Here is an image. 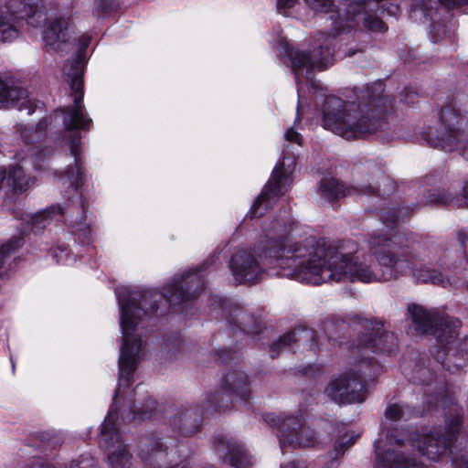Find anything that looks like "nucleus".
I'll return each instance as SVG.
<instances>
[{
    "instance_id": "2",
    "label": "nucleus",
    "mask_w": 468,
    "mask_h": 468,
    "mask_svg": "<svg viewBox=\"0 0 468 468\" xmlns=\"http://www.w3.org/2000/svg\"><path fill=\"white\" fill-rule=\"evenodd\" d=\"M195 269V273L186 272L180 279H176L165 288L161 295L150 291H130L122 288L116 291V296L121 309L120 324L122 334V346L119 356L120 378L113 400L124 395V388L129 386L133 373L139 359L142 341L136 333L139 321L146 313L144 308L148 305L153 311L157 309L153 303L156 297H163L170 305H176L184 301L192 300L197 296L200 283V276Z\"/></svg>"
},
{
    "instance_id": "26",
    "label": "nucleus",
    "mask_w": 468,
    "mask_h": 468,
    "mask_svg": "<svg viewBox=\"0 0 468 468\" xmlns=\"http://www.w3.org/2000/svg\"><path fill=\"white\" fill-rule=\"evenodd\" d=\"M354 443V441L346 438H339L334 446V450L332 452V460H336L337 458L344 455L345 452Z\"/></svg>"
},
{
    "instance_id": "20",
    "label": "nucleus",
    "mask_w": 468,
    "mask_h": 468,
    "mask_svg": "<svg viewBox=\"0 0 468 468\" xmlns=\"http://www.w3.org/2000/svg\"><path fill=\"white\" fill-rule=\"evenodd\" d=\"M320 194L326 201L332 202L346 195L353 189L346 187L334 178H324L320 183Z\"/></svg>"
},
{
    "instance_id": "35",
    "label": "nucleus",
    "mask_w": 468,
    "mask_h": 468,
    "mask_svg": "<svg viewBox=\"0 0 468 468\" xmlns=\"http://www.w3.org/2000/svg\"><path fill=\"white\" fill-rule=\"evenodd\" d=\"M458 239L461 242L462 246H463L464 248H468V231H460L458 233Z\"/></svg>"
},
{
    "instance_id": "16",
    "label": "nucleus",
    "mask_w": 468,
    "mask_h": 468,
    "mask_svg": "<svg viewBox=\"0 0 468 468\" xmlns=\"http://www.w3.org/2000/svg\"><path fill=\"white\" fill-rule=\"evenodd\" d=\"M74 24L69 17L57 18L43 32L46 46L57 52H68L71 46Z\"/></svg>"
},
{
    "instance_id": "40",
    "label": "nucleus",
    "mask_w": 468,
    "mask_h": 468,
    "mask_svg": "<svg viewBox=\"0 0 468 468\" xmlns=\"http://www.w3.org/2000/svg\"><path fill=\"white\" fill-rule=\"evenodd\" d=\"M281 468H303V465L295 462H289L283 464Z\"/></svg>"
},
{
    "instance_id": "36",
    "label": "nucleus",
    "mask_w": 468,
    "mask_h": 468,
    "mask_svg": "<svg viewBox=\"0 0 468 468\" xmlns=\"http://www.w3.org/2000/svg\"><path fill=\"white\" fill-rule=\"evenodd\" d=\"M436 200L441 204H449V203H452L453 201V198L452 197V196L450 194H443V195H440Z\"/></svg>"
},
{
    "instance_id": "46",
    "label": "nucleus",
    "mask_w": 468,
    "mask_h": 468,
    "mask_svg": "<svg viewBox=\"0 0 468 468\" xmlns=\"http://www.w3.org/2000/svg\"><path fill=\"white\" fill-rule=\"evenodd\" d=\"M47 125H48V123H47V122L45 121V122H40L38 123L37 127H38L39 129H44L45 127H47Z\"/></svg>"
},
{
    "instance_id": "3",
    "label": "nucleus",
    "mask_w": 468,
    "mask_h": 468,
    "mask_svg": "<svg viewBox=\"0 0 468 468\" xmlns=\"http://www.w3.org/2000/svg\"><path fill=\"white\" fill-rule=\"evenodd\" d=\"M460 412L457 405L451 407L443 434L438 429L387 434L385 441L375 443V468H417L415 459L407 452L409 446L416 448L429 460L437 461L460 431Z\"/></svg>"
},
{
    "instance_id": "23",
    "label": "nucleus",
    "mask_w": 468,
    "mask_h": 468,
    "mask_svg": "<svg viewBox=\"0 0 468 468\" xmlns=\"http://www.w3.org/2000/svg\"><path fill=\"white\" fill-rule=\"evenodd\" d=\"M200 421L196 418L194 411H186L180 419V430L186 436H190L199 428Z\"/></svg>"
},
{
    "instance_id": "49",
    "label": "nucleus",
    "mask_w": 468,
    "mask_h": 468,
    "mask_svg": "<svg viewBox=\"0 0 468 468\" xmlns=\"http://www.w3.org/2000/svg\"><path fill=\"white\" fill-rule=\"evenodd\" d=\"M137 414L141 415V418L144 419L146 418V413H144V412H138Z\"/></svg>"
},
{
    "instance_id": "9",
    "label": "nucleus",
    "mask_w": 468,
    "mask_h": 468,
    "mask_svg": "<svg viewBox=\"0 0 468 468\" xmlns=\"http://www.w3.org/2000/svg\"><path fill=\"white\" fill-rule=\"evenodd\" d=\"M118 414L112 408L101 426V445L109 451L107 463L109 468H132L133 455L128 446L121 440V435L116 429Z\"/></svg>"
},
{
    "instance_id": "33",
    "label": "nucleus",
    "mask_w": 468,
    "mask_h": 468,
    "mask_svg": "<svg viewBox=\"0 0 468 468\" xmlns=\"http://www.w3.org/2000/svg\"><path fill=\"white\" fill-rule=\"evenodd\" d=\"M330 18L333 20L334 27L337 33L340 31H344L346 29V27L344 26V20L342 19L340 15H338L337 20L335 19L334 15H332Z\"/></svg>"
},
{
    "instance_id": "43",
    "label": "nucleus",
    "mask_w": 468,
    "mask_h": 468,
    "mask_svg": "<svg viewBox=\"0 0 468 468\" xmlns=\"http://www.w3.org/2000/svg\"><path fill=\"white\" fill-rule=\"evenodd\" d=\"M431 7L428 6L427 3L424 1L420 6V9L424 12L425 15H428L429 10Z\"/></svg>"
},
{
    "instance_id": "27",
    "label": "nucleus",
    "mask_w": 468,
    "mask_h": 468,
    "mask_svg": "<svg viewBox=\"0 0 468 468\" xmlns=\"http://www.w3.org/2000/svg\"><path fill=\"white\" fill-rule=\"evenodd\" d=\"M284 137L287 141L294 142L298 144H301L302 136L293 128H289L286 131Z\"/></svg>"
},
{
    "instance_id": "17",
    "label": "nucleus",
    "mask_w": 468,
    "mask_h": 468,
    "mask_svg": "<svg viewBox=\"0 0 468 468\" xmlns=\"http://www.w3.org/2000/svg\"><path fill=\"white\" fill-rule=\"evenodd\" d=\"M315 335L313 330L307 328H296L292 332L284 335L278 342L274 343L271 346V356H275V350L281 347L291 346L298 344V346H303L310 348L317 346L318 343L315 340Z\"/></svg>"
},
{
    "instance_id": "39",
    "label": "nucleus",
    "mask_w": 468,
    "mask_h": 468,
    "mask_svg": "<svg viewBox=\"0 0 468 468\" xmlns=\"http://www.w3.org/2000/svg\"><path fill=\"white\" fill-rule=\"evenodd\" d=\"M84 219V218L82 217L81 218V220L80 222H72L73 224V227H76L78 230H84L86 229V224L84 222H82V220Z\"/></svg>"
},
{
    "instance_id": "47",
    "label": "nucleus",
    "mask_w": 468,
    "mask_h": 468,
    "mask_svg": "<svg viewBox=\"0 0 468 468\" xmlns=\"http://www.w3.org/2000/svg\"><path fill=\"white\" fill-rule=\"evenodd\" d=\"M10 361H11V364H12L13 371H15V367H16V366H15V362H14V360H13V357H12V356H10Z\"/></svg>"
},
{
    "instance_id": "14",
    "label": "nucleus",
    "mask_w": 468,
    "mask_h": 468,
    "mask_svg": "<svg viewBox=\"0 0 468 468\" xmlns=\"http://www.w3.org/2000/svg\"><path fill=\"white\" fill-rule=\"evenodd\" d=\"M283 166L284 163L282 164L281 167H275L271 179L251 207V217L262 216L263 210L271 207L278 197L285 193L289 178L282 171Z\"/></svg>"
},
{
    "instance_id": "11",
    "label": "nucleus",
    "mask_w": 468,
    "mask_h": 468,
    "mask_svg": "<svg viewBox=\"0 0 468 468\" xmlns=\"http://www.w3.org/2000/svg\"><path fill=\"white\" fill-rule=\"evenodd\" d=\"M285 50L296 79L304 76L307 80H310L314 70L325 69L333 62L334 53L327 44H320L319 48H314L312 53L293 50L287 45Z\"/></svg>"
},
{
    "instance_id": "19",
    "label": "nucleus",
    "mask_w": 468,
    "mask_h": 468,
    "mask_svg": "<svg viewBox=\"0 0 468 468\" xmlns=\"http://www.w3.org/2000/svg\"><path fill=\"white\" fill-rule=\"evenodd\" d=\"M222 390L229 395L247 400L250 394L247 375L241 371L229 372L224 377Z\"/></svg>"
},
{
    "instance_id": "24",
    "label": "nucleus",
    "mask_w": 468,
    "mask_h": 468,
    "mask_svg": "<svg viewBox=\"0 0 468 468\" xmlns=\"http://www.w3.org/2000/svg\"><path fill=\"white\" fill-rule=\"evenodd\" d=\"M23 244L21 237H14L10 239L6 243L0 246V268L3 266L5 259Z\"/></svg>"
},
{
    "instance_id": "48",
    "label": "nucleus",
    "mask_w": 468,
    "mask_h": 468,
    "mask_svg": "<svg viewBox=\"0 0 468 468\" xmlns=\"http://www.w3.org/2000/svg\"><path fill=\"white\" fill-rule=\"evenodd\" d=\"M55 257L57 258V261L58 262H61L62 261V256L58 257V255H55Z\"/></svg>"
},
{
    "instance_id": "31",
    "label": "nucleus",
    "mask_w": 468,
    "mask_h": 468,
    "mask_svg": "<svg viewBox=\"0 0 468 468\" xmlns=\"http://www.w3.org/2000/svg\"><path fill=\"white\" fill-rule=\"evenodd\" d=\"M335 325L334 324L333 322L331 321H326L324 324V334L326 335V336L329 338V339H333V340H335L336 338L335 337L334 335V329H335Z\"/></svg>"
},
{
    "instance_id": "37",
    "label": "nucleus",
    "mask_w": 468,
    "mask_h": 468,
    "mask_svg": "<svg viewBox=\"0 0 468 468\" xmlns=\"http://www.w3.org/2000/svg\"><path fill=\"white\" fill-rule=\"evenodd\" d=\"M399 7L397 5H391L387 8V12L389 16H397L399 14Z\"/></svg>"
},
{
    "instance_id": "30",
    "label": "nucleus",
    "mask_w": 468,
    "mask_h": 468,
    "mask_svg": "<svg viewBox=\"0 0 468 468\" xmlns=\"http://www.w3.org/2000/svg\"><path fill=\"white\" fill-rule=\"evenodd\" d=\"M438 2L448 8L456 5H468V0H438Z\"/></svg>"
},
{
    "instance_id": "6",
    "label": "nucleus",
    "mask_w": 468,
    "mask_h": 468,
    "mask_svg": "<svg viewBox=\"0 0 468 468\" xmlns=\"http://www.w3.org/2000/svg\"><path fill=\"white\" fill-rule=\"evenodd\" d=\"M379 328L373 336L371 334L367 335V339L356 346L357 353L364 356L363 359L352 365L343 374L334 378L325 392L333 400L337 403H354L363 402L366 399V389L363 379L369 375L371 362L366 355L368 351L381 349L378 345L383 337L388 338V335L378 334Z\"/></svg>"
},
{
    "instance_id": "44",
    "label": "nucleus",
    "mask_w": 468,
    "mask_h": 468,
    "mask_svg": "<svg viewBox=\"0 0 468 468\" xmlns=\"http://www.w3.org/2000/svg\"><path fill=\"white\" fill-rule=\"evenodd\" d=\"M215 399H216L215 396H212V398L207 400V402L209 403L210 406L217 407V403L214 401Z\"/></svg>"
},
{
    "instance_id": "10",
    "label": "nucleus",
    "mask_w": 468,
    "mask_h": 468,
    "mask_svg": "<svg viewBox=\"0 0 468 468\" xmlns=\"http://www.w3.org/2000/svg\"><path fill=\"white\" fill-rule=\"evenodd\" d=\"M264 421L271 427H278V438L281 447H309L314 445L317 441L315 433L303 425L297 417L276 416L268 413L264 416Z\"/></svg>"
},
{
    "instance_id": "45",
    "label": "nucleus",
    "mask_w": 468,
    "mask_h": 468,
    "mask_svg": "<svg viewBox=\"0 0 468 468\" xmlns=\"http://www.w3.org/2000/svg\"><path fill=\"white\" fill-rule=\"evenodd\" d=\"M27 132V128L25 129V131H21V136H22L23 140H25L27 143L28 140H27V135L26 134Z\"/></svg>"
},
{
    "instance_id": "8",
    "label": "nucleus",
    "mask_w": 468,
    "mask_h": 468,
    "mask_svg": "<svg viewBox=\"0 0 468 468\" xmlns=\"http://www.w3.org/2000/svg\"><path fill=\"white\" fill-rule=\"evenodd\" d=\"M38 0H5L0 6V43L16 39L20 33L23 20L39 27L46 20V16L38 10Z\"/></svg>"
},
{
    "instance_id": "22",
    "label": "nucleus",
    "mask_w": 468,
    "mask_h": 468,
    "mask_svg": "<svg viewBox=\"0 0 468 468\" xmlns=\"http://www.w3.org/2000/svg\"><path fill=\"white\" fill-rule=\"evenodd\" d=\"M414 415V410L408 406L399 404H391L387 407L385 411L386 419L390 420H407Z\"/></svg>"
},
{
    "instance_id": "28",
    "label": "nucleus",
    "mask_w": 468,
    "mask_h": 468,
    "mask_svg": "<svg viewBox=\"0 0 468 468\" xmlns=\"http://www.w3.org/2000/svg\"><path fill=\"white\" fill-rule=\"evenodd\" d=\"M298 0H277V8L280 13L292 7Z\"/></svg>"
},
{
    "instance_id": "21",
    "label": "nucleus",
    "mask_w": 468,
    "mask_h": 468,
    "mask_svg": "<svg viewBox=\"0 0 468 468\" xmlns=\"http://www.w3.org/2000/svg\"><path fill=\"white\" fill-rule=\"evenodd\" d=\"M63 210L59 206H54L50 208H48L32 218V228L35 229H40L45 228L47 224H48L49 220L54 216H61L63 214Z\"/></svg>"
},
{
    "instance_id": "41",
    "label": "nucleus",
    "mask_w": 468,
    "mask_h": 468,
    "mask_svg": "<svg viewBox=\"0 0 468 468\" xmlns=\"http://www.w3.org/2000/svg\"><path fill=\"white\" fill-rule=\"evenodd\" d=\"M5 88V81L0 78V102L6 101V97L3 95V89Z\"/></svg>"
},
{
    "instance_id": "42",
    "label": "nucleus",
    "mask_w": 468,
    "mask_h": 468,
    "mask_svg": "<svg viewBox=\"0 0 468 468\" xmlns=\"http://www.w3.org/2000/svg\"><path fill=\"white\" fill-rule=\"evenodd\" d=\"M218 258V256L216 255H212L208 260H207L201 266L200 268H204L205 266L207 265L208 261L210 262V264L214 263V260Z\"/></svg>"
},
{
    "instance_id": "13",
    "label": "nucleus",
    "mask_w": 468,
    "mask_h": 468,
    "mask_svg": "<svg viewBox=\"0 0 468 468\" xmlns=\"http://www.w3.org/2000/svg\"><path fill=\"white\" fill-rule=\"evenodd\" d=\"M440 128L435 136H430L428 142L435 148H441L446 152H452L457 148L460 140L458 128L459 117L456 110L452 105L444 107L440 112Z\"/></svg>"
},
{
    "instance_id": "38",
    "label": "nucleus",
    "mask_w": 468,
    "mask_h": 468,
    "mask_svg": "<svg viewBox=\"0 0 468 468\" xmlns=\"http://www.w3.org/2000/svg\"><path fill=\"white\" fill-rule=\"evenodd\" d=\"M377 188L376 187H372L371 186H363L362 189L360 190L363 194H374L377 192Z\"/></svg>"
},
{
    "instance_id": "50",
    "label": "nucleus",
    "mask_w": 468,
    "mask_h": 468,
    "mask_svg": "<svg viewBox=\"0 0 468 468\" xmlns=\"http://www.w3.org/2000/svg\"><path fill=\"white\" fill-rule=\"evenodd\" d=\"M43 468H57V467H55V466H51V465H48V466H45V467H43Z\"/></svg>"
},
{
    "instance_id": "15",
    "label": "nucleus",
    "mask_w": 468,
    "mask_h": 468,
    "mask_svg": "<svg viewBox=\"0 0 468 468\" xmlns=\"http://www.w3.org/2000/svg\"><path fill=\"white\" fill-rule=\"evenodd\" d=\"M215 450L218 457L233 468H250L255 463L245 446L233 438L218 436L215 441Z\"/></svg>"
},
{
    "instance_id": "1",
    "label": "nucleus",
    "mask_w": 468,
    "mask_h": 468,
    "mask_svg": "<svg viewBox=\"0 0 468 468\" xmlns=\"http://www.w3.org/2000/svg\"><path fill=\"white\" fill-rule=\"evenodd\" d=\"M285 230L284 225L274 223L266 234L261 261L247 250L237 252L229 262L236 282H257L265 268L280 269L281 275L302 282L318 285L327 282H388L410 274L417 282H429V243L406 242L405 236L394 232L373 235L368 243L379 271L372 269L367 259L345 254L314 237L302 241L290 237L274 236Z\"/></svg>"
},
{
    "instance_id": "29",
    "label": "nucleus",
    "mask_w": 468,
    "mask_h": 468,
    "mask_svg": "<svg viewBox=\"0 0 468 468\" xmlns=\"http://www.w3.org/2000/svg\"><path fill=\"white\" fill-rule=\"evenodd\" d=\"M454 463L459 468H468V451L456 457Z\"/></svg>"
},
{
    "instance_id": "25",
    "label": "nucleus",
    "mask_w": 468,
    "mask_h": 468,
    "mask_svg": "<svg viewBox=\"0 0 468 468\" xmlns=\"http://www.w3.org/2000/svg\"><path fill=\"white\" fill-rule=\"evenodd\" d=\"M304 2L314 12L329 13L333 11V0H304Z\"/></svg>"
},
{
    "instance_id": "12",
    "label": "nucleus",
    "mask_w": 468,
    "mask_h": 468,
    "mask_svg": "<svg viewBox=\"0 0 468 468\" xmlns=\"http://www.w3.org/2000/svg\"><path fill=\"white\" fill-rule=\"evenodd\" d=\"M139 457L144 468H194L189 462H181L177 451L165 446L160 439L144 444Z\"/></svg>"
},
{
    "instance_id": "32",
    "label": "nucleus",
    "mask_w": 468,
    "mask_h": 468,
    "mask_svg": "<svg viewBox=\"0 0 468 468\" xmlns=\"http://www.w3.org/2000/svg\"><path fill=\"white\" fill-rule=\"evenodd\" d=\"M429 373V370L426 367H420L413 376L412 379L415 382H420L421 384H425V380L422 379Z\"/></svg>"
},
{
    "instance_id": "18",
    "label": "nucleus",
    "mask_w": 468,
    "mask_h": 468,
    "mask_svg": "<svg viewBox=\"0 0 468 468\" xmlns=\"http://www.w3.org/2000/svg\"><path fill=\"white\" fill-rule=\"evenodd\" d=\"M3 95L6 97V101L0 102V107H17L18 110H27L28 114H31L36 109L35 101L29 98L28 92L25 89L9 86L5 82Z\"/></svg>"
},
{
    "instance_id": "34",
    "label": "nucleus",
    "mask_w": 468,
    "mask_h": 468,
    "mask_svg": "<svg viewBox=\"0 0 468 468\" xmlns=\"http://www.w3.org/2000/svg\"><path fill=\"white\" fill-rule=\"evenodd\" d=\"M463 199L458 200L460 206H465L468 207V181L465 183L463 188V194H462Z\"/></svg>"
},
{
    "instance_id": "5",
    "label": "nucleus",
    "mask_w": 468,
    "mask_h": 468,
    "mask_svg": "<svg viewBox=\"0 0 468 468\" xmlns=\"http://www.w3.org/2000/svg\"><path fill=\"white\" fill-rule=\"evenodd\" d=\"M90 37L82 36L80 38V49L78 59L70 64L69 70L66 69L70 89L74 99L73 104L67 109H60L62 114L63 124L65 128L64 136L69 139V146L72 156L71 163L61 175L60 179L65 183H69L70 186L78 187L83 183V171L81 168V161L80 157V131L89 130L91 126L92 120L86 112L83 104V64L84 58L82 52L90 45Z\"/></svg>"
},
{
    "instance_id": "7",
    "label": "nucleus",
    "mask_w": 468,
    "mask_h": 468,
    "mask_svg": "<svg viewBox=\"0 0 468 468\" xmlns=\"http://www.w3.org/2000/svg\"><path fill=\"white\" fill-rule=\"evenodd\" d=\"M408 314L419 334L433 331L439 346L444 349L447 356L457 347L458 328L460 321L450 317H438L434 312L426 310L420 305H410Z\"/></svg>"
},
{
    "instance_id": "4",
    "label": "nucleus",
    "mask_w": 468,
    "mask_h": 468,
    "mask_svg": "<svg viewBox=\"0 0 468 468\" xmlns=\"http://www.w3.org/2000/svg\"><path fill=\"white\" fill-rule=\"evenodd\" d=\"M375 90L368 87L359 90L356 101H344L335 96H327L323 110V126L346 138L358 139L374 133L382 128V113L389 105V100L382 96V86L376 84Z\"/></svg>"
}]
</instances>
